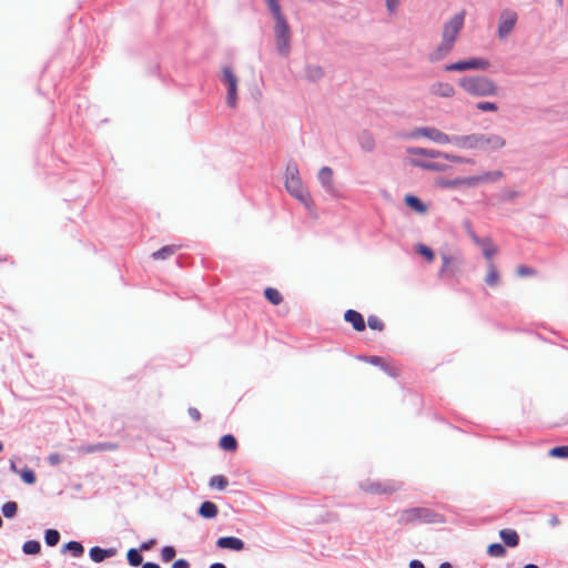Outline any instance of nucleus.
I'll list each match as a JSON object with an SVG mask.
<instances>
[{"label":"nucleus","instance_id":"f257e3e1","mask_svg":"<svg viewBox=\"0 0 568 568\" xmlns=\"http://www.w3.org/2000/svg\"><path fill=\"white\" fill-rule=\"evenodd\" d=\"M466 11L460 10L443 23L440 42L428 54L433 62L443 60L455 47L458 34L464 28Z\"/></svg>","mask_w":568,"mask_h":568},{"label":"nucleus","instance_id":"f03ea898","mask_svg":"<svg viewBox=\"0 0 568 568\" xmlns=\"http://www.w3.org/2000/svg\"><path fill=\"white\" fill-rule=\"evenodd\" d=\"M272 32L273 40L276 48V51L286 57L291 52V43H292V29L288 24V21L284 14L274 17Z\"/></svg>","mask_w":568,"mask_h":568},{"label":"nucleus","instance_id":"7ed1b4c3","mask_svg":"<svg viewBox=\"0 0 568 568\" xmlns=\"http://www.w3.org/2000/svg\"><path fill=\"white\" fill-rule=\"evenodd\" d=\"M459 85L469 94L486 97L497 92V85L483 74H473L459 79Z\"/></svg>","mask_w":568,"mask_h":568},{"label":"nucleus","instance_id":"20e7f679","mask_svg":"<svg viewBox=\"0 0 568 568\" xmlns=\"http://www.w3.org/2000/svg\"><path fill=\"white\" fill-rule=\"evenodd\" d=\"M397 521L399 525L435 524L440 523L442 517L429 508L414 507L400 511Z\"/></svg>","mask_w":568,"mask_h":568},{"label":"nucleus","instance_id":"39448f33","mask_svg":"<svg viewBox=\"0 0 568 568\" xmlns=\"http://www.w3.org/2000/svg\"><path fill=\"white\" fill-rule=\"evenodd\" d=\"M518 21V14L515 10L506 8L503 9L498 17L497 34L500 40L508 38L514 31Z\"/></svg>","mask_w":568,"mask_h":568},{"label":"nucleus","instance_id":"423d86ee","mask_svg":"<svg viewBox=\"0 0 568 568\" xmlns=\"http://www.w3.org/2000/svg\"><path fill=\"white\" fill-rule=\"evenodd\" d=\"M410 138H426L437 144H449L452 135H448L434 126L416 128L410 134Z\"/></svg>","mask_w":568,"mask_h":568},{"label":"nucleus","instance_id":"0eeeda50","mask_svg":"<svg viewBox=\"0 0 568 568\" xmlns=\"http://www.w3.org/2000/svg\"><path fill=\"white\" fill-rule=\"evenodd\" d=\"M506 141L503 136L495 133H477V150L483 152H494L503 149Z\"/></svg>","mask_w":568,"mask_h":568},{"label":"nucleus","instance_id":"6e6552de","mask_svg":"<svg viewBox=\"0 0 568 568\" xmlns=\"http://www.w3.org/2000/svg\"><path fill=\"white\" fill-rule=\"evenodd\" d=\"M287 192L298 200L305 207L313 205V200L310 192L305 189L302 179L285 181Z\"/></svg>","mask_w":568,"mask_h":568},{"label":"nucleus","instance_id":"1a4fd4ad","mask_svg":"<svg viewBox=\"0 0 568 568\" xmlns=\"http://www.w3.org/2000/svg\"><path fill=\"white\" fill-rule=\"evenodd\" d=\"M490 63L484 58H469L456 63L446 65L445 71H465L468 69H488Z\"/></svg>","mask_w":568,"mask_h":568},{"label":"nucleus","instance_id":"9d476101","mask_svg":"<svg viewBox=\"0 0 568 568\" xmlns=\"http://www.w3.org/2000/svg\"><path fill=\"white\" fill-rule=\"evenodd\" d=\"M222 82L227 88L226 103L230 108L236 106V84L237 80L234 73H223Z\"/></svg>","mask_w":568,"mask_h":568},{"label":"nucleus","instance_id":"9b49d317","mask_svg":"<svg viewBox=\"0 0 568 568\" xmlns=\"http://www.w3.org/2000/svg\"><path fill=\"white\" fill-rule=\"evenodd\" d=\"M450 144L463 150H477V133L452 135Z\"/></svg>","mask_w":568,"mask_h":568},{"label":"nucleus","instance_id":"f8f14e48","mask_svg":"<svg viewBox=\"0 0 568 568\" xmlns=\"http://www.w3.org/2000/svg\"><path fill=\"white\" fill-rule=\"evenodd\" d=\"M318 182L324 190L329 193H335V186L333 181V170L329 166H323L317 174Z\"/></svg>","mask_w":568,"mask_h":568},{"label":"nucleus","instance_id":"ddd939ff","mask_svg":"<svg viewBox=\"0 0 568 568\" xmlns=\"http://www.w3.org/2000/svg\"><path fill=\"white\" fill-rule=\"evenodd\" d=\"M216 546L222 549L240 551L244 549L245 544L237 537H221L217 539Z\"/></svg>","mask_w":568,"mask_h":568},{"label":"nucleus","instance_id":"4468645a","mask_svg":"<svg viewBox=\"0 0 568 568\" xmlns=\"http://www.w3.org/2000/svg\"><path fill=\"white\" fill-rule=\"evenodd\" d=\"M118 444L115 443H98L88 446L79 447V452L81 454H94L100 452H113L118 449Z\"/></svg>","mask_w":568,"mask_h":568},{"label":"nucleus","instance_id":"2eb2a0df","mask_svg":"<svg viewBox=\"0 0 568 568\" xmlns=\"http://www.w3.org/2000/svg\"><path fill=\"white\" fill-rule=\"evenodd\" d=\"M344 318L348 322L353 328L357 332H362L365 329V321L361 313L354 310H347L345 312Z\"/></svg>","mask_w":568,"mask_h":568},{"label":"nucleus","instance_id":"dca6fc26","mask_svg":"<svg viewBox=\"0 0 568 568\" xmlns=\"http://www.w3.org/2000/svg\"><path fill=\"white\" fill-rule=\"evenodd\" d=\"M430 91H432V93H434L438 97H443V98H450L455 94V89H454L453 84H450L448 82L434 83L430 87Z\"/></svg>","mask_w":568,"mask_h":568},{"label":"nucleus","instance_id":"f3484780","mask_svg":"<svg viewBox=\"0 0 568 568\" xmlns=\"http://www.w3.org/2000/svg\"><path fill=\"white\" fill-rule=\"evenodd\" d=\"M357 140H358V144H359L361 149L364 152L371 153L374 151L376 143H375V139L371 132L363 131L362 133H359Z\"/></svg>","mask_w":568,"mask_h":568},{"label":"nucleus","instance_id":"a211bd4d","mask_svg":"<svg viewBox=\"0 0 568 568\" xmlns=\"http://www.w3.org/2000/svg\"><path fill=\"white\" fill-rule=\"evenodd\" d=\"M181 247H182V245H178V244L165 245V246L161 247L160 250L153 252L152 257L158 261L159 260H168L171 256H173Z\"/></svg>","mask_w":568,"mask_h":568},{"label":"nucleus","instance_id":"6ab92c4d","mask_svg":"<svg viewBox=\"0 0 568 568\" xmlns=\"http://www.w3.org/2000/svg\"><path fill=\"white\" fill-rule=\"evenodd\" d=\"M499 537L507 547H516L519 544V536L514 529H501L499 531Z\"/></svg>","mask_w":568,"mask_h":568},{"label":"nucleus","instance_id":"aec40b11","mask_svg":"<svg viewBox=\"0 0 568 568\" xmlns=\"http://www.w3.org/2000/svg\"><path fill=\"white\" fill-rule=\"evenodd\" d=\"M412 165L422 168L424 170L443 172L447 169V165L430 161L412 160Z\"/></svg>","mask_w":568,"mask_h":568},{"label":"nucleus","instance_id":"412c9836","mask_svg":"<svg viewBox=\"0 0 568 568\" xmlns=\"http://www.w3.org/2000/svg\"><path fill=\"white\" fill-rule=\"evenodd\" d=\"M90 558L94 561V562H101L103 561L104 559L111 557L114 555V550L112 549H103L101 547H92L90 549Z\"/></svg>","mask_w":568,"mask_h":568},{"label":"nucleus","instance_id":"4be33fe9","mask_svg":"<svg viewBox=\"0 0 568 568\" xmlns=\"http://www.w3.org/2000/svg\"><path fill=\"white\" fill-rule=\"evenodd\" d=\"M407 152L412 155H423L430 159H442V151L434 149H424V148H408Z\"/></svg>","mask_w":568,"mask_h":568},{"label":"nucleus","instance_id":"5701e85b","mask_svg":"<svg viewBox=\"0 0 568 568\" xmlns=\"http://www.w3.org/2000/svg\"><path fill=\"white\" fill-rule=\"evenodd\" d=\"M504 178V173L500 170L488 171L479 174L480 184L481 183H496Z\"/></svg>","mask_w":568,"mask_h":568},{"label":"nucleus","instance_id":"b1692460","mask_svg":"<svg viewBox=\"0 0 568 568\" xmlns=\"http://www.w3.org/2000/svg\"><path fill=\"white\" fill-rule=\"evenodd\" d=\"M199 514L204 518H214L217 515V507L212 501H204L199 509Z\"/></svg>","mask_w":568,"mask_h":568},{"label":"nucleus","instance_id":"393cba45","mask_svg":"<svg viewBox=\"0 0 568 568\" xmlns=\"http://www.w3.org/2000/svg\"><path fill=\"white\" fill-rule=\"evenodd\" d=\"M405 203L418 213H425L427 211V206L415 195H407L405 197Z\"/></svg>","mask_w":568,"mask_h":568},{"label":"nucleus","instance_id":"a878e982","mask_svg":"<svg viewBox=\"0 0 568 568\" xmlns=\"http://www.w3.org/2000/svg\"><path fill=\"white\" fill-rule=\"evenodd\" d=\"M284 176L285 181L301 179L298 165L295 161L292 160L287 163Z\"/></svg>","mask_w":568,"mask_h":568},{"label":"nucleus","instance_id":"bb28decb","mask_svg":"<svg viewBox=\"0 0 568 568\" xmlns=\"http://www.w3.org/2000/svg\"><path fill=\"white\" fill-rule=\"evenodd\" d=\"M220 447L227 452H234L237 448L236 439L233 435H224L220 439Z\"/></svg>","mask_w":568,"mask_h":568},{"label":"nucleus","instance_id":"cd10ccee","mask_svg":"<svg viewBox=\"0 0 568 568\" xmlns=\"http://www.w3.org/2000/svg\"><path fill=\"white\" fill-rule=\"evenodd\" d=\"M64 551H70L74 557H81L84 552L83 546L79 541H69L63 546Z\"/></svg>","mask_w":568,"mask_h":568},{"label":"nucleus","instance_id":"c85d7f7f","mask_svg":"<svg viewBox=\"0 0 568 568\" xmlns=\"http://www.w3.org/2000/svg\"><path fill=\"white\" fill-rule=\"evenodd\" d=\"M263 2L272 18L284 14L278 0H263Z\"/></svg>","mask_w":568,"mask_h":568},{"label":"nucleus","instance_id":"c756f323","mask_svg":"<svg viewBox=\"0 0 568 568\" xmlns=\"http://www.w3.org/2000/svg\"><path fill=\"white\" fill-rule=\"evenodd\" d=\"M264 295L267 298V301L273 305H278L283 301L281 293L273 287L265 288Z\"/></svg>","mask_w":568,"mask_h":568},{"label":"nucleus","instance_id":"7c9ffc66","mask_svg":"<svg viewBox=\"0 0 568 568\" xmlns=\"http://www.w3.org/2000/svg\"><path fill=\"white\" fill-rule=\"evenodd\" d=\"M484 243L478 244L483 247V254L484 256L490 261L493 256L497 253V248L491 244L490 239H484Z\"/></svg>","mask_w":568,"mask_h":568},{"label":"nucleus","instance_id":"2f4dec72","mask_svg":"<svg viewBox=\"0 0 568 568\" xmlns=\"http://www.w3.org/2000/svg\"><path fill=\"white\" fill-rule=\"evenodd\" d=\"M22 550L27 555H37L41 550V545L38 540H29L23 544Z\"/></svg>","mask_w":568,"mask_h":568},{"label":"nucleus","instance_id":"473e14b6","mask_svg":"<svg viewBox=\"0 0 568 568\" xmlns=\"http://www.w3.org/2000/svg\"><path fill=\"white\" fill-rule=\"evenodd\" d=\"M488 268H489V271L486 275L485 282L489 286H494L497 284L499 275H498V272H497L495 265L491 262H489Z\"/></svg>","mask_w":568,"mask_h":568},{"label":"nucleus","instance_id":"72a5a7b5","mask_svg":"<svg viewBox=\"0 0 568 568\" xmlns=\"http://www.w3.org/2000/svg\"><path fill=\"white\" fill-rule=\"evenodd\" d=\"M442 159H445L447 161L454 162V163H464V164H473L474 160L470 158H464L460 155H455L450 153L443 152Z\"/></svg>","mask_w":568,"mask_h":568},{"label":"nucleus","instance_id":"f704fd0d","mask_svg":"<svg viewBox=\"0 0 568 568\" xmlns=\"http://www.w3.org/2000/svg\"><path fill=\"white\" fill-rule=\"evenodd\" d=\"M487 554L490 556V557H503L505 556L506 554V549L505 547L501 545V544H498V542H495V544H490L487 548Z\"/></svg>","mask_w":568,"mask_h":568},{"label":"nucleus","instance_id":"c9c22d12","mask_svg":"<svg viewBox=\"0 0 568 568\" xmlns=\"http://www.w3.org/2000/svg\"><path fill=\"white\" fill-rule=\"evenodd\" d=\"M126 558H128L129 564L133 567L140 566L143 560L141 554L134 548H132L128 551Z\"/></svg>","mask_w":568,"mask_h":568},{"label":"nucleus","instance_id":"e433bc0d","mask_svg":"<svg viewBox=\"0 0 568 568\" xmlns=\"http://www.w3.org/2000/svg\"><path fill=\"white\" fill-rule=\"evenodd\" d=\"M44 540L48 546H55L60 540L59 531L55 529H48L44 535Z\"/></svg>","mask_w":568,"mask_h":568},{"label":"nucleus","instance_id":"4c0bfd02","mask_svg":"<svg viewBox=\"0 0 568 568\" xmlns=\"http://www.w3.org/2000/svg\"><path fill=\"white\" fill-rule=\"evenodd\" d=\"M362 488L366 491L374 493V494H386V493H389L393 490L382 484H369L367 486H362Z\"/></svg>","mask_w":568,"mask_h":568},{"label":"nucleus","instance_id":"58836bf2","mask_svg":"<svg viewBox=\"0 0 568 568\" xmlns=\"http://www.w3.org/2000/svg\"><path fill=\"white\" fill-rule=\"evenodd\" d=\"M19 475L21 479L28 485H33L37 480L34 471L30 468L20 470Z\"/></svg>","mask_w":568,"mask_h":568},{"label":"nucleus","instance_id":"ea45409f","mask_svg":"<svg viewBox=\"0 0 568 568\" xmlns=\"http://www.w3.org/2000/svg\"><path fill=\"white\" fill-rule=\"evenodd\" d=\"M549 456L557 458H568V446H556L549 450Z\"/></svg>","mask_w":568,"mask_h":568},{"label":"nucleus","instance_id":"a19ab883","mask_svg":"<svg viewBox=\"0 0 568 568\" xmlns=\"http://www.w3.org/2000/svg\"><path fill=\"white\" fill-rule=\"evenodd\" d=\"M18 506L14 501H8L2 506V514L7 518H11L17 514Z\"/></svg>","mask_w":568,"mask_h":568},{"label":"nucleus","instance_id":"79ce46f5","mask_svg":"<svg viewBox=\"0 0 568 568\" xmlns=\"http://www.w3.org/2000/svg\"><path fill=\"white\" fill-rule=\"evenodd\" d=\"M227 485V480L224 476H213L210 479V487L216 489H224Z\"/></svg>","mask_w":568,"mask_h":568},{"label":"nucleus","instance_id":"37998d69","mask_svg":"<svg viewBox=\"0 0 568 568\" xmlns=\"http://www.w3.org/2000/svg\"><path fill=\"white\" fill-rule=\"evenodd\" d=\"M367 325L369 328L375 331H383L384 328V323L375 315L368 316Z\"/></svg>","mask_w":568,"mask_h":568},{"label":"nucleus","instance_id":"c03bdc74","mask_svg":"<svg viewBox=\"0 0 568 568\" xmlns=\"http://www.w3.org/2000/svg\"><path fill=\"white\" fill-rule=\"evenodd\" d=\"M464 226H465V230L467 232V234L469 235V237L474 241L475 244H481L484 243V239H480L477 236V234L474 232L473 227H471V223L469 221H465L464 222Z\"/></svg>","mask_w":568,"mask_h":568},{"label":"nucleus","instance_id":"a18cd8bd","mask_svg":"<svg viewBox=\"0 0 568 568\" xmlns=\"http://www.w3.org/2000/svg\"><path fill=\"white\" fill-rule=\"evenodd\" d=\"M175 557V549L172 546H165L161 550V558L163 561L169 562Z\"/></svg>","mask_w":568,"mask_h":568},{"label":"nucleus","instance_id":"49530a36","mask_svg":"<svg viewBox=\"0 0 568 568\" xmlns=\"http://www.w3.org/2000/svg\"><path fill=\"white\" fill-rule=\"evenodd\" d=\"M365 361L368 362L369 364L374 365V366L381 367L382 369H386V362L384 361L383 357H379V356H367V357H365Z\"/></svg>","mask_w":568,"mask_h":568},{"label":"nucleus","instance_id":"de8ad7c7","mask_svg":"<svg viewBox=\"0 0 568 568\" xmlns=\"http://www.w3.org/2000/svg\"><path fill=\"white\" fill-rule=\"evenodd\" d=\"M477 109L487 112V111H497L498 106L494 102L483 101L477 103Z\"/></svg>","mask_w":568,"mask_h":568},{"label":"nucleus","instance_id":"09e8293b","mask_svg":"<svg viewBox=\"0 0 568 568\" xmlns=\"http://www.w3.org/2000/svg\"><path fill=\"white\" fill-rule=\"evenodd\" d=\"M399 0H386L385 6L390 16H394L399 7Z\"/></svg>","mask_w":568,"mask_h":568},{"label":"nucleus","instance_id":"8fccbe9b","mask_svg":"<svg viewBox=\"0 0 568 568\" xmlns=\"http://www.w3.org/2000/svg\"><path fill=\"white\" fill-rule=\"evenodd\" d=\"M462 182H463V184L465 186H476V185L480 184L479 174L478 175L463 178Z\"/></svg>","mask_w":568,"mask_h":568},{"label":"nucleus","instance_id":"3c124183","mask_svg":"<svg viewBox=\"0 0 568 568\" xmlns=\"http://www.w3.org/2000/svg\"><path fill=\"white\" fill-rule=\"evenodd\" d=\"M417 251L419 254L425 256L428 261H432L434 258V252L432 251V248H429L426 245H419Z\"/></svg>","mask_w":568,"mask_h":568},{"label":"nucleus","instance_id":"603ef678","mask_svg":"<svg viewBox=\"0 0 568 568\" xmlns=\"http://www.w3.org/2000/svg\"><path fill=\"white\" fill-rule=\"evenodd\" d=\"M48 462L50 463V465L57 466L62 462V457L58 453H52L48 456Z\"/></svg>","mask_w":568,"mask_h":568},{"label":"nucleus","instance_id":"864d4df0","mask_svg":"<svg viewBox=\"0 0 568 568\" xmlns=\"http://www.w3.org/2000/svg\"><path fill=\"white\" fill-rule=\"evenodd\" d=\"M187 413L193 420L199 422L201 419V413L196 408L190 407Z\"/></svg>","mask_w":568,"mask_h":568},{"label":"nucleus","instance_id":"5fc2aeb1","mask_svg":"<svg viewBox=\"0 0 568 568\" xmlns=\"http://www.w3.org/2000/svg\"><path fill=\"white\" fill-rule=\"evenodd\" d=\"M172 568H190V564L185 559H178L173 562Z\"/></svg>","mask_w":568,"mask_h":568},{"label":"nucleus","instance_id":"6e6d98bb","mask_svg":"<svg viewBox=\"0 0 568 568\" xmlns=\"http://www.w3.org/2000/svg\"><path fill=\"white\" fill-rule=\"evenodd\" d=\"M517 273L520 276H526L532 274V270L528 266H519Z\"/></svg>","mask_w":568,"mask_h":568},{"label":"nucleus","instance_id":"4d7b16f0","mask_svg":"<svg viewBox=\"0 0 568 568\" xmlns=\"http://www.w3.org/2000/svg\"><path fill=\"white\" fill-rule=\"evenodd\" d=\"M517 196H518V193H517L516 191H510V190H508V191H505V192H504V197H505L506 200H514V199H515V197H517Z\"/></svg>","mask_w":568,"mask_h":568},{"label":"nucleus","instance_id":"13d9d810","mask_svg":"<svg viewBox=\"0 0 568 568\" xmlns=\"http://www.w3.org/2000/svg\"><path fill=\"white\" fill-rule=\"evenodd\" d=\"M450 260H452L450 256L443 255V266H442L440 273H444L446 271L448 264L450 263Z\"/></svg>","mask_w":568,"mask_h":568},{"label":"nucleus","instance_id":"bf43d9fd","mask_svg":"<svg viewBox=\"0 0 568 568\" xmlns=\"http://www.w3.org/2000/svg\"><path fill=\"white\" fill-rule=\"evenodd\" d=\"M409 568H425L424 564L417 559L409 562Z\"/></svg>","mask_w":568,"mask_h":568},{"label":"nucleus","instance_id":"052dcab7","mask_svg":"<svg viewBox=\"0 0 568 568\" xmlns=\"http://www.w3.org/2000/svg\"><path fill=\"white\" fill-rule=\"evenodd\" d=\"M548 523L551 527H556L559 525L560 520L556 515H551Z\"/></svg>","mask_w":568,"mask_h":568},{"label":"nucleus","instance_id":"680f3d73","mask_svg":"<svg viewBox=\"0 0 568 568\" xmlns=\"http://www.w3.org/2000/svg\"><path fill=\"white\" fill-rule=\"evenodd\" d=\"M142 568H161L158 564L154 562H145Z\"/></svg>","mask_w":568,"mask_h":568},{"label":"nucleus","instance_id":"e2e57ef3","mask_svg":"<svg viewBox=\"0 0 568 568\" xmlns=\"http://www.w3.org/2000/svg\"><path fill=\"white\" fill-rule=\"evenodd\" d=\"M462 181H463V178L455 179L450 182V185H454V186L464 185Z\"/></svg>","mask_w":568,"mask_h":568},{"label":"nucleus","instance_id":"0e129e2a","mask_svg":"<svg viewBox=\"0 0 568 568\" xmlns=\"http://www.w3.org/2000/svg\"><path fill=\"white\" fill-rule=\"evenodd\" d=\"M10 469H11L13 473H16V474H19V473H20V470L17 468V465H16V463H14L13 460H11V463H10Z\"/></svg>","mask_w":568,"mask_h":568},{"label":"nucleus","instance_id":"69168bd1","mask_svg":"<svg viewBox=\"0 0 568 568\" xmlns=\"http://www.w3.org/2000/svg\"><path fill=\"white\" fill-rule=\"evenodd\" d=\"M384 372H386L387 374H389L390 376H395V372L393 371L392 367H389L387 364H386V369H383Z\"/></svg>","mask_w":568,"mask_h":568},{"label":"nucleus","instance_id":"338daca9","mask_svg":"<svg viewBox=\"0 0 568 568\" xmlns=\"http://www.w3.org/2000/svg\"><path fill=\"white\" fill-rule=\"evenodd\" d=\"M210 568H226L223 564L215 562L210 566Z\"/></svg>","mask_w":568,"mask_h":568},{"label":"nucleus","instance_id":"774afa93","mask_svg":"<svg viewBox=\"0 0 568 568\" xmlns=\"http://www.w3.org/2000/svg\"><path fill=\"white\" fill-rule=\"evenodd\" d=\"M438 568H453V566L449 562H443Z\"/></svg>","mask_w":568,"mask_h":568}]
</instances>
